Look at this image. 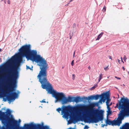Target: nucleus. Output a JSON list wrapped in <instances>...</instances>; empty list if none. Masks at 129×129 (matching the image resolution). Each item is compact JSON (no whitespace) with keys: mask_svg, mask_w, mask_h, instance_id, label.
<instances>
[{"mask_svg":"<svg viewBox=\"0 0 129 129\" xmlns=\"http://www.w3.org/2000/svg\"><path fill=\"white\" fill-rule=\"evenodd\" d=\"M19 51L23 56L33 61L39 63L41 69L37 77L39 81L41 84L42 88L45 89L48 93V82L47 78L46 61L45 59L39 55H37V52L35 50H31V46L29 44L22 46L19 49Z\"/></svg>","mask_w":129,"mask_h":129,"instance_id":"nucleus-1","label":"nucleus"},{"mask_svg":"<svg viewBox=\"0 0 129 129\" xmlns=\"http://www.w3.org/2000/svg\"><path fill=\"white\" fill-rule=\"evenodd\" d=\"M17 58V64H19L22 61V57L20 56L17 58V56L14 55L12 57L11 60L0 68V70H4L8 67L10 68V71L7 80L9 85V91L10 92H12L15 90L14 88L16 87V83L18 77L17 69L12 66V64Z\"/></svg>","mask_w":129,"mask_h":129,"instance_id":"nucleus-2","label":"nucleus"},{"mask_svg":"<svg viewBox=\"0 0 129 129\" xmlns=\"http://www.w3.org/2000/svg\"><path fill=\"white\" fill-rule=\"evenodd\" d=\"M115 107L117 108L119 110L121 109L119 114H118V119L111 121L107 119L106 120V124L105 125V126L108 124L119 126L124 117L129 115V99L127 98H122L119 101L118 103L116 104V106Z\"/></svg>","mask_w":129,"mask_h":129,"instance_id":"nucleus-3","label":"nucleus"},{"mask_svg":"<svg viewBox=\"0 0 129 129\" xmlns=\"http://www.w3.org/2000/svg\"><path fill=\"white\" fill-rule=\"evenodd\" d=\"M49 93L52 94V96L55 99V103L58 101H61L62 104H64L68 103L74 102V97L69 96L67 98L63 93L58 92L54 90L52 85L49 83Z\"/></svg>","mask_w":129,"mask_h":129,"instance_id":"nucleus-4","label":"nucleus"},{"mask_svg":"<svg viewBox=\"0 0 129 129\" xmlns=\"http://www.w3.org/2000/svg\"><path fill=\"white\" fill-rule=\"evenodd\" d=\"M7 112H2L0 111V115L1 118L3 119L5 118H8V121L10 125H12L13 126L16 127L17 125L18 122L13 118H9V116L11 115V111L8 109Z\"/></svg>","mask_w":129,"mask_h":129,"instance_id":"nucleus-5","label":"nucleus"},{"mask_svg":"<svg viewBox=\"0 0 129 129\" xmlns=\"http://www.w3.org/2000/svg\"><path fill=\"white\" fill-rule=\"evenodd\" d=\"M103 111L102 110H96L94 112L95 114H98V116H93L92 117H89V119L87 120V122L97 123L99 121H102L103 119Z\"/></svg>","mask_w":129,"mask_h":129,"instance_id":"nucleus-6","label":"nucleus"},{"mask_svg":"<svg viewBox=\"0 0 129 129\" xmlns=\"http://www.w3.org/2000/svg\"><path fill=\"white\" fill-rule=\"evenodd\" d=\"M75 108L69 106L65 107L62 110L60 108L57 109L56 110L58 112L60 113V111H62L61 113L64 114V116L66 117H67L70 114H72Z\"/></svg>","mask_w":129,"mask_h":129,"instance_id":"nucleus-7","label":"nucleus"},{"mask_svg":"<svg viewBox=\"0 0 129 129\" xmlns=\"http://www.w3.org/2000/svg\"><path fill=\"white\" fill-rule=\"evenodd\" d=\"M25 129H34L38 128V129H48V126H44L43 125H24Z\"/></svg>","mask_w":129,"mask_h":129,"instance_id":"nucleus-8","label":"nucleus"},{"mask_svg":"<svg viewBox=\"0 0 129 129\" xmlns=\"http://www.w3.org/2000/svg\"><path fill=\"white\" fill-rule=\"evenodd\" d=\"M17 96L18 94L16 92H14L10 95H7V98L8 101L11 102L14 100Z\"/></svg>","mask_w":129,"mask_h":129,"instance_id":"nucleus-9","label":"nucleus"},{"mask_svg":"<svg viewBox=\"0 0 129 129\" xmlns=\"http://www.w3.org/2000/svg\"><path fill=\"white\" fill-rule=\"evenodd\" d=\"M108 95L107 93H103L102 94V96H101V99L98 102L100 103H102V102H104L105 100H106V98H105V97H108Z\"/></svg>","mask_w":129,"mask_h":129,"instance_id":"nucleus-10","label":"nucleus"},{"mask_svg":"<svg viewBox=\"0 0 129 129\" xmlns=\"http://www.w3.org/2000/svg\"><path fill=\"white\" fill-rule=\"evenodd\" d=\"M102 95H92L88 97V99L90 100H98L99 98L101 97Z\"/></svg>","mask_w":129,"mask_h":129,"instance_id":"nucleus-11","label":"nucleus"},{"mask_svg":"<svg viewBox=\"0 0 129 129\" xmlns=\"http://www.w3.org/2000/svg\"><path fill=\"white\" fill-rule=\"evenodd\" d=\"M85 108V107L83 106H78L76 108V110L80 112H82Z\"/></svg>","mask_w":129,"mask_h":129,"instance_id":"nucleus-12","label":"nucleus"},{"mask_svg":"<svg viewBox=\"0 0 129 129\" xmlns=\"http://www.w3.org/2000/svg\"><path fill=\"white\" fill-rule=\"evenodd\" d=\"M82 101V99L80 96L74 97V102L78 103Z\"/></svg>","mask_w":129,"mask_h":129,"instance_id":"nucleus-13","label":"nucleus"},{"mask_svg":"<svg viewBox=\"0 0 129 129\" xmlns=\"http://www.w3.org/2000/svg\"><path fill=\"white\" fill-rule=\"evenodd\" d=\"M105 93H107L108 94V97H105V98H106V99H107V101L106 102V105H109V104L110 101V100H109V93L108 92H105Z\"/></svg>","mask_w":129,"mask_h":129,"instance_id":"nucleus-14","label":"nucleus"},{"mask_svg":"<svg viewBox=\"0 0 129 129\" xmlns=\"http://www.w3.org/2000/svg\"><path fill=\"white\" fill-rule=\"evenodd\" d=\"M121 129H129V123H126L125 125H123L121 128Z\"/></svg>","mask_w":129,"mask_h":129,"instance_id":"nucleus-15","label":"nucleus"},{"mask_svg":"<svg viewBox=\"0 0 129 129\" xmlns=\"http://www.w3.org/2000/svg\"><path fill=\"white\" fill-rule=\"evenodd\" d=\"M70 119L73 121L75 122H77L78 121V119L77 117L75 116H70Z\"/></svg>","mask_w":129,"mask_h":129,"instance_id":"nucleus-16","label":"nucleus"},{"mask_svg":"<svg viewBox=\"0 0 129 129\" xmlns=\"http://www.w3.org/2000/svg\"><path fill=\"white\" fill-rule=\"evenodd\" d=\"M103 34L104 33L102 32L100 34L98 35L97 37V38L96 40V41L99 40L102 37Z\"/></svg>","mask_w":129,"mask_h":129,"instance_id":"nucleus-17","label":"nucleus"},{"mask_svg":"<svg viewBox=\"0 0 129 129\" xmlns=\"http://www.w3.org/2000/svg\"><path fill=\"white\" fill-rule=\"evenodd\" d=\"M103 75L102 74H101L99 76V81L98 82H99L100 81L101 79L103 78Z\"/></svg>","mask_w":129,"mask_h":129,"instance_id":"nucleus-18","label":"nucleus"},{"mask_svg":"<svg viewBox=\"0 0 129 129\" xmlns=\"http://www.w3.org/2000/svg\"><path fill=\"white\" fill-rule=\"evenodd\" d=\"M81 98L82 99V100L86 101L88 100H89L88 99V97L87 98L86 97H83Z\"/></svg>","mask_w":129,"mask_h":129,"instance_id":"nucleus-19","label":"nucleus"},{"mask_svg":"<svg viewBox=\"0 0 129 129\" xmlns=\"http://www.w3.org/2000/svg\"><path fill=\"white\" fill-rule=\"evenodd\" d=\"M98 85L97 84H96L95 85L93 86V87H92L91 88V90H92L93 89H94L96 87L98 86Z\"/></svg>","mask_w":129,"mask_h":129,"instance_id":"nucleus-20","label":"nucleus"},{"mask_svg":"<svg viewBox=\"0 0 129 129\" xmlns=\"http://www.w3.org/2000/svg\"><path fill=\"white\" fill-rule=\"evenodd\" d=\"M33 67H32L31 68H30L29 66H26V69H29L30 70H32Z\"/></svg>","mask_w":129,"mask_h":129,"instance_id":"nucleus-21","label":"nucleus"},{"mask_svg":"<svg viewBox=\"0 0 129 129\" xmlns=\"http://www.w3.org/2000/svg\"><path fill=\"white\" fill-rule=\"evenodd\" d=\"M108 66H109L108 65L106 67H104V70L105 71H107L109 69Z\"/></svg>","mask_w":129,"mask_h":129,"instance_id":"nucleus-22","label":"nucleus"},{"mask_svg":"<svg viewBox=\"0 0 129 129\" xmlns=\"http://www.w3.org/2000/svg\"><path fill=\"white\" fill-rule=\"evenodd\" d=\"M106 10V7L104 6L103 7V12H105Z\"/></svg>","mask_w":129,"mask_h":129,"instance_id":"nucleus-23","label":"nucleus"},{"mask_svg":"<svg viewBox=\"0 0 129 129\" xmlns=\"http://www.w3.org/2000/svg\"><path fill=\"white\" fill-rule=\"evenodd\" d=\"M126 58L125 55H124L123 58V59L125 62H126Z\"/></svg>","mask_w":129,"mask_h":129,"instance_id":"nucleus-24","label":"nucleus"},{"mask_svg":"<svg viewBox=\"0 0 129 129\" xmlns=\"http://www.w3.org/2000/svg\"><path fill=\"white\" fill-rule=\"evenodd\" d=\"M76 26V24L75 23H74L73 25V28H75Z\"/></svg>","mask_w":129,"mask_h":129,"instance_id":"nucleus-25","label":"nucleus"},{"mask_svg":"<svg viewBox=\"0 0 129 129\" xmlns=\"http://www.w3.org/2000/svg\"><path fill=\"white\" fill-rule=\"evenodd\" d=\"M106 105L107 106V107L108 110H110V108L109 107V105Z\"/></svg>","mask_w":129,"mask_h":129,"instance_id":"nucleus-26","label":"nucleus"},{"mask_svg":"<svg viewBox=\"0 0 129 129\" xmlns=\"http://www.w3.org/2000/svg\"><path fill=\"white\" fill-rule=\"evenodd\" d=\"M89 128V127L87 125H85L84 127V129H88Z\"/></svg>","mask_w":129,"mask_h":129,"instance_id":"nucleus-27","label":"nucleus"},{"mask_svg":"<svg viewBox=\"0 0 129 129\" xmlns=\"http://www.w3.org/2000/svg\"><path fill=\"white\" fill-rule=\"evenodd\" d=\"M71 65L72 66H73L74 65V60H73L71 62Z\"/></svg>","mask_w":129,"mask_h":129,"instance_id":"nucleus-28","label":"nucleus"},{"mask_svg":"<svg viewBox=\"0 0 129 129\" xmlns=\"http://www.w3.org/2000/svg\"><path fill=\"white\" fill-rule=\"evenodd\" d=\"M45 99H44L43 100H42L41 102V103H46V102H45Z\"/></svg>","mask_w":129,"mask_h":129,"instance_id":"nucleus-29","label":"nucleus"},{"mask_svg":"<svg viewBox=\"0 0 129 129\" xmlns=\"http://www.w3.org/2000/svg\"><path fill=\"white\" fill-rule=\"evenodd\" d=\"M70 39H72V36H73V33H72V36H71V35H70Z\"/></svg>","mask_w":129,"mask_h":129,"instance_id":"nucleus-30","label":"nucleus"},{"mask_svg":"<svg viewBox=\"0 0 129 129\" xmlns=\"http://www.w3.org/2000/svg\"><path fill=\"white\" fill-rule=\"evenodd\" d=\"M115 78L117 79H119V80L121 79V78H119V77H116V76H115Z\"/></svg>","mask_w":129,"mask_h":129,"instance_id":"nucleus-31","label":"nucleus"},{"mask_svg":"<svg viewBox=\"0 0 129 129\" xmlns=\"http://www.w3.org/2000/svg\"><path fill=\"white\" fill-rule=\"evenodd\" d=\"M111 112L110 111H108V114H111Z\"/></svg>","mask_w":129,"mask_h":129,"instance_id":"nucleus-32","label":"nucleus"},{"mask_svg":"<svg viewBox=\"0 0 129 129\" xmlns=\"http://www.w3.org/2000/svg\"><path fill=\"white\" fill-rule=\"evenodd\" d=\"M121 61L123 63H124V62L122 60V57H121Z\"/></svg>","mask_w":129,"mask_h":129,"instance_id":"nucleus-33","label":"nucleus"},{"mask_svg":"<svg viewBox=\"0 0 129 129\" xmlns=\"http://www.w3.org/2000/svg\"><path fill=\"white\" fill-rule=\"evenodd\" d=\"M122 68L123 71H124L125 70V69L123 66L122 67Z\"/></svg>","mask_w":129,"mask_h":129,"instance_id":"nucleus-34","label":"nucleus"},{"mask_svg":"<svg viewBox=\"0 0 129 129\" xmlns=\"http://www.w3.org/2000/svg\"><path fill=\"white\" fill-rule=\"evenodd\" d=\"M118 63H120V60H119V59H118Z\"/></svg>","mask_w":129,"mask_h":129,"instance_id":"nucleus-35","label":"nucleus"},{"mask_svg":"<svg viewBox=\"0 0 129 129\" xmlns=\"http://www.w3.org/2000/svg\"><path fill=\"white\" fill-rule=\"evenodd\" d=\"M75 51H74V54H73V57H74V56Z\"/></svg>","mask_w":129,"mask_h":129,"instance_id":"nucleus-36","label":"nucleus"},{"mask_svg":"<svg viewBox=\"0 0 129 129\" xmlns=\"http://www.w3.org/2000/svg\"><path fill=\"white\" fill-rule=\"evenodd\" d=\"M109 58L110 59H111V56H109Z\"/></svg>","mask_w":129,"mask_h":129,"instance_id":"nucleus-37","label":"nucleus"},{"mask_svg":"<svg viewBox=\"0 0 129 129\" xmlns=\"http://www.w3.org/2000/svg\"><path fill=\"white\" fill-rule=\"evenodd\" d=\"M20 129H23V128L21 127H20Z\"/></svg>","mask_w":129,"mask_h":129,"instance_id":"nucleus-38","label":"nucleus"},{"mask_svg":"<svg viewBox=\"0 0 129 129\" xmlns=\"http://www.w3.org/2000/svg\"><path fill=\"white\" fill-rule=\"evenodd\" d=\"M68 129H74V128H72L71 127L70 128H69Z\"/></svg>","mask_w":129,"mask_h":129,"instance_id":"nucleus-39","label":"nucleus"},{"mask_svg":"<svg viewBox=\"0 0 129 129\" xmlns=\"http://www.w3.org/2000/svg\"><path fill=\"white\" fill-rule=\"evenodd\" d=\"M88 69H90V66H89V67H88Z\"/></svg>","mask_w":129,"mask_h":129,"instance_id":"nucleus-40","label":"nucleus"},{"mask_svg":"<svg viewBox=\"0 0 129 129\" xmlns=\"http://www.w3.org/2000/svg\"><path fill=\"white\" fill-rule=\"evenodd\" d=\"M72 1V0H71L70 1H69V3H70V2H71Z\"/></svg>","mask_w":129,"mask_h":129,"instance_id":"nucleus-41","label":"nucleus"},{"mask_svg":"<svg viewBox=\"0 0 129 129\" xmlns=\"http://www.w3.org/2000/svg\"><path fill=\"white\" fill-rule=\"evenodd\" d=\"M69 3H69L68 4H67L66 5H67V6H68V5Z\"/></svg>","mask_w":129,"mask_h":129,"instance_id":"nucleus-42","label":"nucleus"},{"mask_svg":"<svg viewBox=\"0 0 129 129\" xmlns=\"http://www.w3.org/2000/svg\"><path fill=\"white\" fill-rule=\"evenodd\" d=\"M6 101V99H5L4 100V101L5 102Z\"/></svg>","mask_w":129,"mask_h":129,"instance_id":"nucleus-43","label":"nucleus"},{"mask_svg":"<svg viewBox=\"0 0 129 129\" xmlns=\"http://www.w3.org/2000/svg\"><path fill=\"white\" fill-rule=\"evenodd\" d=\"M74 75H74V74H73L72 75V76H74Z\"/></svg>","mask_w":129,"mask_h":129,"instance_id":"nucleus-44","label":"nucleus"},{"mask_svg":"<svg viewBox=\"0 0 129 129\" xmlns=\"http://www.w3.org/2000/svg\"><path fill=\"white\" fill-rule=\"evenodd\" d=\"M2 49H0V51H1Z\"/></svg>","mask_w":129,"mask_h":129,"instance_id":"nucleus-45","label":"nucleus"},{"mask_svg":"<svg viewBox=\"0 0 129 129\" xmlns=\"http://www.w3.org/2000/svg\"><path fill=\"white\" fill-rule=\"evenodd\" d=\"M111 105V104H110V105H109L110 106Z\"/></svg>","mask_w":129,"mask_h":129,"instance_id":"nucleus-46","label":"nucleus"},{"mask_svg":"<svg viewBox=\"0 0 129 129\" xmlns=\"http://www.w3.org/2000/svg\"><path fill=\"white\" fill-rule=\"evenodd\" d=\"M74 77L73 78V80L74 79Z\"/></svg>","mask_w":129,"mask_h":129,"instance_id":"nucleus-47","label":"nucleus"},{"mask_svg":"<svg viewBox=\"0 0 129 129\" xmlns=\"http://www.w3.org/2000/svg\"><path fill=\"white\" fill-rule=\"evenodd\" d=\"M64 68V67H62V68Z\"/></svg>","mask_w":129,"mask_h":129,"instance_id":"nucleus-48","label":"nucleus"},{"mask_svg":"<svg viewBox=\"0 0 129 129\" xmlns=\"http://www.w3.org/2000/svg\"><path fill=\"white\" fill-rule=\"evenodd\" d=\"M47 103H48V101H47Z\"/></svg>","mask_w":129,"mask_h":129,"instance_id":"nucleus-49","label":"nucleus"},{"mask_svg":"<svg viewBox=\"0 0 129 129\" xmlns=\"http://www.w3.org/2000/svg\"><path fill=\"white\" fill-rule=\"evenodd\" d=\"M128 74H129V72H128Z\"/></svg>","mask_w":129,"mask_h":129,"instance_id":"nucleus-50","label":"nucleus"},{"mask_svg":"<svg viewBox=\"0 0 129 129\" xmlns=\"http://www.w3.org/2000/svg\"><path fill=\"white\" fill-rule=\"evenodd\" d=\"M8 4H9V3H8Z\"/></svg>","mask_w":129,"mask_h":129,"instance_id":"nucleus-51","label":"nucleus"},{"mask_svg":"<svg viewBox=\"0 0 129 129\" xmlns=\"http://www.w3.org/2000/svg\"><path fill=\"white\" fill-rule=\"evenodd\" d=\"M8 4H9V3H8Z\"/></svg>","mask_w":129,"mask_h":129,"instance_id":"nucleus-52","label":"nucleus"}]
</instances>
